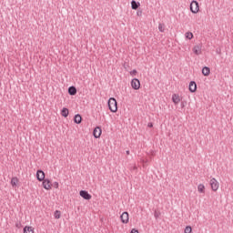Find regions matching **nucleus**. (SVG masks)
I'll list each match as a JSON object with an SVG mask.
<instances>
[{"label":"nucleus","mask_w":233,"mask_h":233,"mask_svg":"<svg viewBox=\"0 0 233 233\" xmlns=\"http://www.w3.org/2000/svg\"><path fill=\"white\" fill-rule=\"evenodd\" d=\"M172 101L175 105H178V103L181 101V98L179 97V95L173 94L172 95Z\"/></svg>","instance_id":"obj_12"},{"label":"nucleus","mask_w":233,"mask_h":233,"mask_svg":"<svg viewBox=\"0 0 233 233\" xmlns=\"http://www.w3.org/2000/svg\"><path fill=\"white\" fill-rule=\"evenodd\" d=\"M158 30L159 32H165V24H159Z\"/></svg>","instance_id":"obj_23"},{"label":"nucleus","mask_w":233,"mask_h":233,"mask_svg":"<svg viewBox=\"0 0 233 233\" xmlns=\"http://www.w3.org/2000/svg\"><path fill=\"white\" fill-rule=\"evenodd\" d=\"M198 90V84L195 81L189 83V92L194 93Z\"/></svg>","instance_id":"obj_10"},{"label":"nucleus","mask_w":233,"mask_h":233,"mask_svg":"<svg viewBox=\"0 0 233 233\" xmlns=\"http://www.w3.org/2000/svg\"><path fill=\"white\" fill-rule=\"evenodd\" d=\"M24 233H34V228L29 226H25L24 228Z\"/></svg>","instance_id":"obj_18"},{"label":"nucleus","mask_w":233,"mask_h":233,"mask_svg":"<svg viewBox=\"0 0 233 233\" xmlns=\"http://www.w3.org/2000/svg\"><path fill=\"white\" fill-rule=\"evenodd\" d=\"M136 74H137V70L133 69L132 71H130V76H136Z\"/></svg>","instance_id":"obj_25"},{"label":"nucleus","mask_w":233,"mask_h":233,"mask_svg":"<svg viewBox=\"0 0 233 233\" xmlns=\"http://www.w3.org/2000/svg\"><path fill=\"white\" fill-rule=\"evenodd\" d=\"M190 11L192 14H198L199 12V3L198 1L193 0L190 4Z\"/></svg>","instance_id":"obj_2"},{"label":"nucleus","mask_w":233,"mask_h":233,"mask_svg":"<svg viewBox=\"0 0 233 233\" xmlns=\"http://www.w3.org/2000/svg\"><path fill=\"white\" fill-rule=\"evenodd\" d=\"M209 183L212 190L214 192L218 191V189L219 188V182H218L216 178H211Z\"/></svg>","instance_id":"obj_4"},{"label":"nucleus","mask_w":233,"mask_h":233,"mask_svg":"<svg viewBox=\"0 0 233 233\" xmlns=\"http://www.w3.org/2000/svg\"><path fill=\"white\" fill-rule=\"evenodd\" d=\"M18 181H19V179H17V177H13V178L11 179V185H12V187H15V186L17 185Z\"/></svg>","instance_id":"obj_20"},{"label":"nucleus","mask_w":233,"mask_h":233,"mask_svg":"<svg viewBox=\"0 0 233 233\" xmlns=\"http://www.w3.org/2000/svg\"><path fill=\"white\" fill-rule=\"evenodd\" d=\"M36 179L37 181H45V171L38 169L36 171Z\"/></svg>","instance_id":"obj_7"},{"label":"nucleus","mask_w":233,"mask_h":233,"mask_svg":"<svg viewBox=\"0 0 233 233\" xmlns=\"http://www.w3.org/2000/svg\"><path fill=\"white\" fill-rule=\"evenodd\" d=\"M79 194L81 198H83V199H86L87 201H89V199H92V195H90V193H88V191L86 190H81Z\"/></svg>","instance_id":"obj_6"},{"label":"nucleus","mask_w":233,"mask_h":233,"mask_svg":"<svg viewBox=\"0 0 233 233\" xmlns=\"http://www.w3.org/2000/svg\"><path fill=\"white\" fill-rule=\"evenodd\" d=\"M184 232H185V233H190V232H192V227H190V226L186 227V228L184 229Z\"/></svg>","instance_id":"obj_24"},{"label":"nucleus","mask_w":233,"mask_h":233,"mask_svg":"<svg viewBox=\"0 0 233 233\" xmlns=\"http://www.w3.org/2000/svg\"><path fill=\"white\" fill-rule=\"evenodd\" d=\"M198 192H200V194H205V185L199 184L198 186Z\"/></svg>","instance_id":"obj_19"},{"label":"nucleus","mask_w":233,"mask_h":233,"mask_svg":"<svg viewBox=\"0 0 233 233\" xmlns=\"http://www.w3.org/2000/svg\"><path fill=\"white\" fill-rule=\"evenodd\" d=\"M42 181H43V183H42L43 187L46 190H50V188H52V186H50V179H48V178L45 179L44 178V180H42Z\"/></svg>","instance_id":"obj_9"},{"label":"nucleus","mask_w":233,"mask_h":233,"mask_svg":"<svg viewBox=\"0 0 233 233\" xmlns=\"http://www.w3.org/2000/svg\"><path fill=\"white\" fill-rule=\"evenodd\" d=\"M185 35L186 39H192V37H194V34H192V32H187Z\"/></svg>","instance_id":"obj_22"},{"label":"nucleus","mask_w":233,"mask_h":233,"mask_svg":"<svg viewBox=\"0 0 233 233\" xmlns=\"http://www.w3.org/2000/svg\"><path fill=\"white\" fill-rule=\"evenodd\" d=\"M68 114H69L68 108H66V107L62 108L61 116L63 117H68Z\"/></svg>","instance_id":"obj_17"},{"label":"nucleus","mask_w":233,"mask_h":233,"mask_svg":"<svg viewBox=\"0 0 233 233\" xmlns=\"http://www.w3.org/2000/svg\"><path fill=\"white\" fill-rule=\"evenodd\" d=\"M139 6H141V4H139V2H136L135 0L131 1L132 10H137Z\"/></svg>","instance_id":"obj_14"},{"label":"nucleus","mask_w":233,"mask_h":233,"mask_svg":"<svg viewBox=\"0 0 233 233\" xmlns=\"http://www.w3.org/2000/svg\"><path fill=\"white\" fill-rule=\"evenodd\" d=\"M193 52L196 56H199L201 54V46H195L193 47Z\"/></svg>","instance_id":"obj_15"},{"label":"nucleus","mask_w":233,"mask_h":233,"mask_svg":"<svg viewBox=\"0 0 233 233\" xmlns=\"http://www.w3.org/2000/svg\"><path fill=\"white\" fill-rule=\"evenodd\" d=\"M83 121V117L81 116V115L77 114L74 117V122L76 124V125H81V122Z\"/></svg>","instance_id":"obj_13"},{"label":"nucleus","mask_w":233,"mask_h":233,"mask_svg":"<svg viewBox=\"0 0 233 233\" xmlns=\"http://www.w3.org/2000/svg\"><path fill=\"white\" fill-rule=\"evenodd\" d=\"M130 233H139V231H137L136 228H133Z\"/></svg>","instance_id":"obj_27"},{"label":"nucleus","mask_w":233,"mask_h":233,"mask_svg":"<svg viewBox=\"0 0 233 233\" xmlns=\"http://www.w3.org/2000/svg\"><path fill=\"white\" fill-rule=\"evenodd\" d=\"M120 219L124 224L128 223V219H129L128 212L127 211L123 212L122 215L120 216Z\"/></svg>","instance_id":"obj_8"},{"label":"nucleus","mask_w":233,"mask_h":233,"mask_svg":"<svg viewBox=\"0 0 233 233\" xmlns=\"http://www.w3.org/2000/svg\"><path fill=\"white\" fill-rule=\"evenodd\" d=\"M68 94H69V96H76V94H77V88H76V86H69Z\"/></svg>","instance_id":"obj_11"},{"label":"nucleus","mask_w":233,"mask_h":233,"mask_svg":"<svg viewBox=\"0 0 233 233\" xmlns=\"http://www.w3.org/2000/svg\"><path fill=\"white\" fill-rule=\"evenodd\" d=\"M53 187H54L55 188H59V183H58V182H54V183H53Z\"/></svg>","instance_id":"obj_26"},{"label":"nucleus","mask_w":233,"mask_h":233,"mask_svg":"<svg viewBox=\"0 0 233 233\" xmlns=\"http://www.w3.org/2000/svg\"><path fill=\"white\" fill-rule=\"evenodd\" d=\"M102 132H103V130L101 129L100 127H95V129L93 130V136H94L95 139H99V137H101Z\"/></svg>","instance_id":"obj_5"},{"label":"nucleus","mask_w":233,"mask_h":233,"mask_svg":"<svg viewBox=\"0 0 233 233\" xmlns=\"http://www.w3.org/2000/svg\"><path fill=\"white\" fill-rule=\"evenodd\" d=\"M54 216L55 219H59L61 218V211L56 210Z\"/></svg>","instance_id":"obj_21"},{"label":"nucleus","mask_w":233,"mask_h":233,"mask_svg":"<svg viewBox=\"0 0 233 233\" xmlns=\"http://www.w3.org/2000/svg\"><path fill=\"white\" fill-rule=\"evenodd\" d=\"M126 154L128 156L130 154V151H126Z\"/></svg>","instance_id":"obj_30"},{"label":"nucleus","mask_w":233,"mask_h":233,"mask_svg":"<svg viewBox=\"0 0 233 233\" xmlns=\"http://www.w3.org/2000/svg\"><path fill=\"white\" fill-rule=\"evenodd\" d=\"M202 74H203V76H210V67L204 66L202 68Z\"/></svg>","instance_id":"obj_16"},{"label":"nucleus","mask_w":233,"mask_h":233,"mask_svg":"<svg viewBox=\"0 0 233 233\" xmlns=\"http://www.w3.org/2000/svg\"><path fill=\"white\" fill-rule=\"evenodd\" d=\"M147 127H148L149 128H152V127H154V124H152V123L150 122V123L147 124Z\"/></svg>","instance_id":"obj_28"},{"label":"nucleus","mask_w":233,"mask_h":233,"mask_svg":"<svg viewBox=\"0 0 233 233\" xmlns=\"http://www.w3.org/2000/svg\"><path fill=\"white\" fill-rule=\"evenodd\" d=\"M155 218H156V219H157V218H159V214L157 212H155Z\"/></svg>","instance_id":"obj_29"},{"label":"nucleus","mask_w":233,"mask_h":233,"mask_svg":"<svg viewBox=\"0 0 233 233\" xmlns=\"http://www.w3.org/2000/svg\"><path fill=\"white\" fill-rule=\"evenodd\" d=\"M107 105L110 112H117V101L116 100V98L110 97L107 102Z\"/></svg>","instance_id":"obj_1"},{"label":"nucleus","mask_w":233,"mask_h":233,"mask_svg":"<svg viewBox=\"0 0 233 233\" xmlns=\"http://www.w3.org/2000/svg\"><path fill=\"white\" fill-rule=\"evenodd\" d=\"M131 86L134 90H139L141 88V82L137 78H133L131 80Z\"/></svg>","instance_id":"obj_3"}]
</instances>
